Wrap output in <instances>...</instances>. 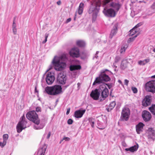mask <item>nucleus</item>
I'll use <instances>...</instances> for the list:
<instances>
[{"label": "nucleus", "instance_id": "obj_41", "mask_svg": "<svg viewBox=\"0 0 155 155\" xmlns=\"http://www.w3.org/2000/svg\"><path fill=\"white\" fill-rule=\"evenodd\" d=\"M131 88L134 93L135 94L137 93V90L136 87H132Z\"/></svg>", "mask_w": 155, "mask_h": 155}, {"label": "nucleus", "instance_id": "obj_14", "mask_svg": "<svg viewBox=\"0 0 155 155\" xmlns=\"http://www.w3.org/2000/svg\"><path fill=\"white\" fill-rule=\"evenodd\" d=\"M150 98V97L149 96H146L142 101V105L143 107H147L150 105L151 102Z\"/></svg>", "mask_w": 155, "mask_h": 155}, {"label": "nucleus", "instance_id": "obj_50", "mask_svg": "<svg viewBox=\"0 0 155 155\" xmlns=\"http://www.w3.org/2000/svg\"><path fill=\"white\" fill-rule=\"evenodd\" d=\"M152 9H155V3H154L151 7Z\"/></svg>", "mask_w": 155, "mask_h": 155}, {"label": "nucleus", "instance_id": "obj_49", "mask_svg": "<svg viewBox=\"0 0 155 155\" xmlns=\"http://www.w3.org/2000/svg\"><path fill=\"white\" fill-rule=\"evenodd\" d=\"M12 28H16V25L15 23L13 22Z\"/></svg>", "mask_w": 155, "mask_h": 155}, {"label": "nucleus", "instance_id": "obj_22", "mask_svg": "<svg viewBox=\"0 0 155 155\" xmlns=\"http://www.w3.org/2000/svg\"><path fill=\"white\" fill-rule=\"evenodd\" d=\"M115 105V101H112L110 103L108 107L106 108V110L108 112H110L114 108Z\"/></svg>", "mask_w": 155, "mask_h": 155}, {"label": "nucleus", "instance_id": "obj_32", "mask_svg": "<svg viewBox=\"0 0 155 155\" xmlns=\"http://www.w3.org/2000/svg\"><path fill=\"white\" fill-rule=\"evenodd\" d=\"M89 122L93 128L94 127L95 120L93 118L90 117L88 119Z\"/></svg>", "mask_w": 155, "mask_h": 155}, {"label": "nucleus", "instance_id": "obj_57", "mask_svg": "<svg viewBox=\"0 0 155 155\" xmlns=\"http://www.w3.org/2000/svg\"><path fill=\"white\" fill-rule=\"evenodd\" d=\"M61 2H60V1H59L58 2H57V4H58V5H60V4H61Z\"/></svg>", "mask_w": 155, "mask_h": 155}, {"label": "nucleus", "instance_id": "obj_18", "mask_svg": "<svg viewBox=\"0 0 155 155\" xmlns=\"http://www.w3.org/2000/svg\"><path fill=\"white\" fill-rule=\"evenodd\" d=\"M144 126V125L141 122L139 123L136 126V131L137 134H139L143 131V129Z\"/></svg>", "mask_w": 155, "mask_h": 155}, {"label": "nucleus", "instance_id": "obj_36", "mask_svg": "<svg viewBox=\"0 0 155 155\" xmlns=\"http://www.w3.org/2000/svg\"><path fill=\"white\" fill-rule=\"evenodd\" d=\"M127 45H125L123 47H122L120 50V53L121 54H122L124 53L126 49H127Z\"/></svg>", "mask_w": 155, "mask_h": 155}, {"label": "nucleus", "instance_id": "obj_28", "mask_svg": "<svg viewBox=\"0 0 155 155\" xmlns=\"http://www.w3.org/2000/svg\"><path fill=\"white\" fill-rule=\"evenodd\" d=\"M149 110L155 116V104H152L151 106L149 108Z\"/></svg>", "mask_w": 155, "mask_h": 155}, {"label": "nucleus", "instance_id": "obj_19", "mask_svg": "<svg viewBox=\"0 0 155 155\" xmlns=\"http://www.w3.org/2000/svg\"><path fill=\"white\" fill-rule=\"evenodd\" d=\"M117 24H115L113 26L109 36V38L110 39H111L113 36L117 33Z\"/></svg>", "mask_w": 155, "mask_h": 155}, {"label": "nucleus", "instance_id": "obj_11", "mask_svg": "<svg viewBox=\"0 0 155 155\" xmlns=\"http://www.w3.org/2000/svg\"><path fill=\"white\" fill-rule=\"evenodd\" d=\"M70 55L73 57L78 58L80 56L79 49L78 48H74L70 52Z\"/></svg>", "mask_w": 155, "mask_h": 155}, {"label": "nucleus", "instance_id": "obj_52", "mask_svg": "<svg viewBox=\"0 0 155 155\" xmlns=\"http://www.w3.org/2000/svg\"><path fill=\"white\" fill-rule=\"evenodd\" d=\"M51 132H49L47 137V139H48L49 138L51 135Z\"/></svg>", "mask_w": 155, "mask_h": 155}, {"label": "nucleus", "instance_id": "obj_26", "mask_svg": "<svg viewBox=\"0 0 155 155\" xmlns=\"http://www.w3.org/2000/svg\"><path fill=\"white\" fill-rule=\"evenodd\" d=\"M127 60H123L120 65L121 69L122 70H124L127 67Z\"/></svg>", "mask_w": 155, "mask_h": 155}, {"label": "nucleus", "instance_id": "obj_45", "mask_svg": "<svg viewBox=\"0 0 155 155\" xmlns=\"http://www.w3.org/2000/svg\"><path fill=\"white\" fill-rule=\"evenodd\" d=\"M63 140H65L66 141H68L70 140V138L68 137H64Z\"/></svg>", "mask_w": 155, "mask_h": 155}, {"label": "nucleus", "instance_id": "obj_62", "mask_svg": "<svg viewBox=\"0 0 155 155\" xmlns=\"http://www.w3.org/2000/svg\"><path fill=\"white\" fill-rule=\"evenodd\" d=\"M153 51L155 52V48L153 49Z\"/></svg>", "mask_w": 155, "mask_h": 155}, {"label": "nucleus", "instance_id": "obj_37", "mask_svg": "<svg viewBox=\"0 0 155 155\" xmlns=\"http://www.w3.org/2000/svg\"><path fill=\"white\" fill-rule=\"evenodd\" d=\"M45 40L44 41H43L42 43L43 44H45L47 41V38H48V33H46L45 34Z\"/></svg>", "mask_w": 155, "mask_h": 155}, {"label": "nucleus", "instance_id": "obj_6", "mask_svg": "<svg viewBox=\"0 0 155 155\" xmlns=\"http://www.w3.org/2000/svg\"><path fill=\"white\" fill-rule=\"evenodd\" d=\"M99 91L101 95L100 97V101H102L108 97L109 95V91L106 86L105 84H102L100 85Z\"/></svg>", "mask_w": 155, "mask_h": 155}, {"label": "nucleus", "instance_id": "obj_25", "mask_svg": "<svg viewBox=\"0 0 155 155\" xmlns=\"http://www.w3.org/2000/svg\"><path fill=\"white\" fill-rule=\"evenodd\" d=\"M121 114L129 117L130 115V111L129 109L127 107L124 108L122 111Z\"/></svg>", "mask_w": 155, "mask_h": 155}, {"label": "nucleus", "instance_id": "obj_16", "mask_svg": "<svg viewBox=\"0 0 155 155\" xmlns=\"http://www.w3.org/2000/svg\"><path fill=\"white\" fill-rule=\"evenodd\" d=\"M86 111L85 109H80L76 111L74 113V116L76 118L81 117Z\"/></svg>", "mask_w": 155, "mask_h": 155}, {"label": "nucleus", "instance_id": "obj_34", "mask_svg": "<svg viewBox=\"0 0 155 155\" xmlns=\"http://www.w3.org/2000/svg\"><path fill=\"white\" fill-rule=\"evenodd\" d=\"M137 35H136L134 36L133 37L129 38L127 40L128 43H130L131 42L133 41L135 39V38L137 37Z\"/></svg>", "mask_w": 155, "mask_h": 155}, {"label": "nucleus", "instance_id": "obj_30", "mask_svg": "<svg viewBox=\"0 0 155 155\" xmlns=\"http://www.w3.org/2000/svg\"><path fill=\"white\" fill-rule=\"evenodd\" d=\"M137 29L134 27L129 31L130 33L128 34L129 36H131L134 35L137 32Z\"/></svg>", "mask_w": 155, "mask_h": 155}, {"label": "nucleus", "instance_id": "obj_9", "mask_svg": "<svg viewBox=\"0 0 155 155\" xmlns=\"http://www.w3.org/2000/svg\"><path fill=\"white\" fill-rule=\"evenodd\" d=\"M54 73L53 72H48L46 75V81L48 85L51 84L55 80Z\"/></svg>", "mask_w": 155, "mask_h": 155}, {"label": "nucleus", "instance_id": "obj_48", "mask_svg": "<svg viewBox=\"0 0 155 155\" xmlns=\"http://www.w3.org/2000/svg\"><path fill=\"white\" fill-rule=\"evenodd\" d=\"M129 81L127 79H125L124 80V84L127 86L129 83Z\"/></svg>", "mask_w": 155, "mask_h": 155}, {"label": "nucleus", "instance_id": "obj_21", "mask_svg": "<svg viewBox=\"0 0 155 155\" xmlns=\"http://www.w3.org/2000/svg\"><path fill=\"white\" fill-rule=\"evenodd\" d=\"M138 147V144H137V145H134L129 148H127L125 149V150L126 151H129L131 152H134V151H136L137 150Z\"/></svg>", "mask_w": 155, "mask_h": 155}, {"label": "nucleus", "instance_id": "obj_20", "mask_svg": "<svg viewBox=\"0 0 155 155\" xmlns=\"http://www.w3.org/2000/svg\"><path fill=\"white\" fill-rule=\"evenodd\" d=\"M47 146L44 144L42 147L40 148L38 151V155H44Z\"/></svg>", "mask_w": 155, "mask_h": 155}, {"label": "nucleus", "instance_id": "obj_29", "mask_svg": "<svg viewBox=\"0 0 155 155\" xmlns=\"http://www.w3.org/2000/svg\"><path fill=\"white\" fill-rule=\"evenodd\" d=\"M76 44L77 45L80 47H83L85 45V42L82 40H78L77 41Z\"/></svg>", "mask_w": 155, "mask_h": 155}, {"label": "nucleus", "instance_id": "obj_23", "mask_svg": "<svg viewBox=\"0 0 155 155\" xmlns=\"http://www.w3.org/2000/svg\"><path fill=\"white\" fill-rule=\"evenodd\" d=\"M84 5V3L83 2H81L79 4L78 10V13L80 15H81L83 13Z\"/></svg>", "mask_w": 155, "mask_h": 155}, {"label": "nucleus", "instance_id": "obj_7", "mask_svg": "<svg viewBox=\"0 0 155 155\" xmlns=\"http://www.w3.org/2000/svg\"><path fill=\"white\" fill-rule=\"evenodd\" d=\"M145 87L147 91L155 93V80H151L147 82L145 84Z\"/></svg>", "mask_w": 155, "mask_h": 155}, {"label": "nucleus", "instance_id": "obj_8", "mask_svg": "<svg viewBox=\"0 0 155 155\" xmlns=\"http://www.w3.org/2000/svg\"><path fill=\"white\" fill-rule=\"evenodd\" d=\"M21 120L19 122L16 128L18 133H20L22 130L26 127L27 122L25 120V117L23 115L21 117Z\"/></svg>", "mask_w": 155, "mask_h": 155}, {"label": "nucleus", "instance_id": "obj_4", "mask_svg": "<svg viewBox=\"0 0 155 155\" xmlns=\"http://www.w3.org/2000/svg\"><path fill=\"white\" fill-rule=\"evenodd\" d=\"M109 71L107 69L103 70L101 71V73L99 77H97L94 82L93 85H94L96 84H100L103 81L107 82L110 80V78L107 74L106 71Z\"/></svg>", "mask_w": 155, "mask_h": 155}, {"label": "nucleus", "instance_id": "obj_43", "mask_svg": "<svg viewBox=\"0 0 155 155\" xmlns=\"http://www.w3.org/2000/svg\"><path fill=\"white\" fill-rule=\"evenodd\" d=\"M6 144L5 143V142H0V146H1L2 147H4Z\"/></svg>", "mask_w": 155, "mask_h": 155}, {"label": "nucleus", "instance_id": "obj_53", "mask_svg": "<svg viewBox=\"0 0 155 155\" xmlns=\"http://www.w3.org/2000/svg\"><path fill=\"white\" fill-rule=\"evenodd\" d=\"M71 20V19L70 18H68L66 21V22L67 23L69 22H70Z\"/></svg>", "mask_w": 155, "mask_h": 155}, {"label": "nucleus", "instance_id": "obj_64", "mask_svg": "<svg viewBox=\"0 0 155 155\" xmlns=\"http://www.w3.org/2000/svg\"><path fill=\"white\" fill-rule=\"evenodd\" d=\"M112 90H111V91L110 92V95H111V94L112 93Z\"/></svg>", "mask_w": 155, "mask_h": 155}, {"label": "nucleus", "instance_id": "obj_24", "mask_svg": "<svg viewBox=\"0 0 155 155\" xmlns=\"http://www.w3.org/2000/svg\"><path fill=\"white\" fill-rule=\"evenodd\" d=\"M81 68V67L79 65H72L70 66V69L71 71L79 70Z\"/></svg>", "mask_w": 155, "mask_h": 155}, {"label": "nucleus", "instance_id": "obj_56", "mask_svg": "<svg viewBox=\"0 0 155 155\" xmlns=\"http://www.w3.org/2000/svg\"><path fill=\"white\" fill-rule=\"evenodd\" d=\"M96 58V59L98 58V56H97V54H95L94 57L93 58Z\"/></svg>", "mask_w": 155, "mask_h": 155}, {"label": "nucleus", "instance_id": "obj_58", "mask_svg": "<svg viewBox=\"0 0 155 155\" xmlns=\"http://www.w3.org/2000/svg\"><path fill=\"white\" fill-rule=\"evenodd\" d=\"M16 18L15 17L14 18L13 21V22L15 23Z\"/></svg>", "mask_w": 155, "mask_h": 155}, {"label": "nucleus", "instance_id": "obj_15", "mask_svg": "<svg viewBox=\"0 0 155 155\" xmlns=\"http://www.w3.org/2000/svg\"><path fill=\"white\" fill-rule=\"evenodd\" d=\"M142 117L145 121H148L150 120L151 116V114L149 111L144 110L143 112Z\"/></svg>", "mask_w": 155, "mask_h": 155}, {"label": "nucleus", "instance_id": "obj_17", "mask_svg": "<svg viewBox=\"0 0 155 155\" xmlns=\"http://www.w3.org/2000/svg\"><path fill=\"white\" fill-rule=\"evenodd\" d=\"M110 6L114 8L116 12H117L120 9L121 5L118 3L112 2L110 4Z\"/></svg>", "mask_w": 155, "mask_h": 155}, {"label": "nucleus", "instance_id": "obj_35", "mask_svg": "<svg viewBox=\"0 0 155 155\" xmlns=\"http://www.w3.org/2000/svg\"><path fill=\"white\" fill-rule=\"evenodd\" d=\"M8 134H4L3 135V142H5V143L6 144V140H7V139L8 138Z\"/></svg>", "mask_w": 155, "mask_h": 155}, {"label": "nucleus", "instance_id": "obj_13", "mask_svg": "<svg viewBox=\"0 0 155 155\" xmlns=\"http://www.w3.org/2000/svg\"><path fill=\"white\" fill-rule=\"evenodd\" d=\"M100 93L97 89L92 90L90 94L91 97L94 100H97L100 97Z\"/></svg>", "mask_w": 155, "mask_h": 155}, {"label": "nucleus", "instance_id": "obj_31", "mask_svg": "<svg viewBox=\"0 0 155 155\" xmlns=\"http://www.w3.org/2000/svg\"><path fill=\"white\" fill-rule=\"evenodd\" d=\"M129 117L124 114H121L120 120L121 121H127L128 120Z\"/></svg>", "mask_w": 155, "mask_h": 155}, {"label": "nucleus", "instance_id": "obj_2", "mask_svg": "<svg viewBox=\"0 0 155 155\" xmlns=\"http://www.w3.org/2000/svg\"><path fill=\"white\" fill-rule=\"evenodd\" d=\"M26 117L29 120L32 121L35 124L34 126V128L35 129H42L45 125V119H42L40 121L37 114L34 110L28 112L26 114Z\"/></svg>", "mask_w": 155, "mask_h": 155}, {"label": "nucleus", "instance_id": "obj_51", "mask_svg": "<svg viewBox=\"0 0 155 155\" xmlns=\"http://www.w3.org/2000/svg\"><path fill=\"white\" fill-rule=\"evenodd\" d=\"M70 108H68L67 109V112L66 113V114L67 115H68L69 114L70 112Z\"/></svg>", "mask_w": 155, "mask_h": 155}, {"label": "nucleus", "instance_id": "obj_61", "mask_svg": "<svg viewBox=\"0 0 155 155\" xmlns=\"http://www.w3.org/2000/svg\"><path fill=\"white\" fill-rule=\"evenodd\" d=\"M50 66L51 67L49 68V70L51 69L52 67L51 65Z\"/></svg>", "mask_w": 155, "mask_h": 155}, {"label": "nucleus", "instance_id": "obj_55", "mask_svg": "<svg viewBox=\"0 0 155 155\" xmlns=\"http://www.w3.org/2000/svg\"><path fill=\"white\" fill-rule=\"evenodd\" d=\"M35 92L38 93V91L37 90V87H35Z\"/></svg>", "mask_w": 155, "mask_h": 155}, {"label": "nucleus", "instance_id": "obj_1", "mask_svg": "<svg viewBox=\"0 0 155 155\" xmlns=\"http://www.w3.org/2000/svg\"><path fill=\"white\" fill-rule=\"evenodd\" d=\"M68 60L66 55L63 54L60 57L55 56L51 63L56 71H61L66 68Z\"/></svg>", "mask_w": 155, "mask_h": 155}, {"label": "nucleus", "instance_id": "obj_54", "mask_svg": "<svg viewBox=\"0 0 155 155\" xmlns=\"http://www.w3.org/2000/svg\"><path fill=\"white\" fill-rule=\"evenodd\" d=\"M118 82L121 85H123V83H122V82L120 80H118Z\"/></svg>", "mask_w": 155, "mask_h": 155}, {"label": "nucleus", "instance_id": "obj_44", "mask_svg": "<svg viewBox=\"0 0 155 155\" xmlns=\"http://www.w3.org/2000/svg\"><path fill=\"white\" fill-rule=\"evenodd\" d=\"M106 84V86L107 85L108 87V88L109 89H110L112 87V84Z\"/></svg>", "mask_w": 155, "mask_h": 155}, {"label": "nucleus", "instance_id": "obj_46", "mask_svg": "<svg viewBox=\"0 0 155 155\" xmlns=\"http://www.w3.org/2000/svg\"><path fill=\"white\" fill-rule=\"evenodd\" d=\"M12 31L13 34L14 35L16 34L17 33V28H13Z\"/></svg>", "mask_w": 155, "mask_h": 155}, {"label": "nucleus", "instance_id": "obj_12", "mask_svg": "<svg viewBox=\"0 0 155 155\" xmlns=\"http://www.w3.org/2000/svg\"><path fill=\"white\" fill-rule=\"evenodd\" d=\"M67 78V77L65 75L62 73H60L58 74V75L57 80L60 84H64L66 83Z\"/></svg>", "mask_w": 155, "mask_h": 155}, {"label": "nucleus", "instance_id": "obj_42", "mask_svg": "<svg viewBox=\"0 0 155 155\" xmlns=\"http://www.w3.org/2000/svg\"><path fill=\"white\" fill-rule=\"evenodd\" d=\"M73 122V120L71 119H69L68 120V124H71Z\"/></svg>", "mask_w": 155, "mask_h": 155}, {"label": "nucleus", "instance_id": "obj_59", "mask_svg": "<svg viewBox=\"0 0 155 155\" xmlns=\"http://www.w3.org/2000/svg\"><path fill=\"white\" fill-rule=\"evenodd\" d=\"M76 14H75V16L74 17V20H75V18H76Z\"/></svg>", "mask_w": 155, "mask_h": 155}, {"label": "nucleus", "instance_id": "obj_63", "mask_svg": "<svg viewBox=\"0 0 155 155\" xmlns=\"http://www.w3.org/2000/svg\"><path fill=\"white\" fill-rule=\"evenodd\" d=\"M152 77L155 78V75L153 76Z\"/></svg>", "mask_w": 155, "mask_h": 155}, {"label": "nucleus", "instance_id": "obj_10", "mask_svg": "<svg viewBox=\"0 0 155 155\" xmlns=\"http://www.w3.org/2000/svg\"><path fill=\"white\" fill-rule=\"evenodd\" d=\"M103 12L105 16L107 17H114L116 14L115 10L111 8L108 9L104 8Z\"/></svg>", "mask_w": 155, "mask_h": 155}, {"label": "nucleus", "instance_id": "obj_40", "mask_svg": "<svg viewBox=\"0 0 155 155\" xmlns=\"http://www.w3.org/2000/svg\"><path fill=\"white\" fill-rule=\"evenodd\" d=\"M120 59V57L119 56H117L115 59V63L118 62Z\"/></svg>", "mask_w": 155, "mask_h": 155}, {"label": "nucleus", "instance_id": "obj_5", "mask_svg": "<svg viewBox=\"0 0 155 155\" xmlns=\"http://www.w3.org/2000/svg\"><path fill=\"white\" fill-rule=\"evenodd\" d=\"M62 87L59 85H55L51 87H47L45 88V91L48 94L56 95L62 92Z\"/></svg>", "mask_w": 155, "mask_h": 155}, {"label": "nucleus", "instance_id": "obj_38", "mask_svg": "<svg viewBox=\"0 0 155 155\" xmlns=\"http://www.w3.org/2000/svg\"><path fill=\"white\" fill-rule=\"evenodd\" d=\"M113 0H104L103 1V5L104 6L106 5L107 4L110 2V1Z\"/></svg>", "mask_w": 155, "mask_h": 155}, {"label": "nucleus", "instance_id": "obj_3", "mask_svg": "<svg viewBox=\"0 0 155 155\" xmlns=\"http://www.w3.org/2000/svg\"><path fill=\"white\" fill-rule=\"evenodd\" d=\"M101 6V3L99 2L94 1L92 2L88 10L89 14H93V21H95Z\"/></svg>", "mask_w": 155, "mask_h": 155}, {"label": "nucleus", "instance_id": "obj_33", "mask_svg": "<svg viewBox=\"0 0 155 155\" xmlns=\"http://www.w3.org/2000/svg\"><path fill=\"white\" fill-rule=\"evenodd\" d=\"M148 130L150 132V134H152L153 136H155V131L153 128H149Z\"/></svg>", "mask_w": 155, "mask_h": 155}, {"label": "nucleus", "instance_id": "obj_47", "mask_svg": "<svg viewBox=\"0 0 155 155\" xmlns=\"http://www.w3.org/2000/svg\"><path fill=\"white\" fill-rule=\"evenodd\" d=\"M36 110L37 112H40L41 111V108L40 107H37L36 108Z\"/></svg>", "mask_w": 155, "mask_h": 155}, {"label": "nucleus", "instance_id": "obj_60", "mask_svg": "<svg viewBox=\"0 0 155 155\" xmlns=\"http://www.w3.org/2000/svg\"><path fill=\"white\" fill-rule=\"evenodd\" d=\"M99 53V51H97L96 52V54H97L98 53Z\"/></svg>", "mask_w": 155, "mask_h": 155}, {"label": "nucleus", "instance_id": "obj_39", "mask_svg": "<svg viewBox=\"0 0 155 155\" xmlns=\"http://www.w3.org/2000/svg\"><path fill=\"white\" fill-rule=\"evenodd\" d=\"M143 22H140V23H139L138 24H137L136 25H135L134 28H135L136 29H137V28L141 26L142 25H143Z\"/></svg>", "mask_w": 155, "mask_h": 155}, {"label": "nucleus", "instance_id": "obj_27", "mask_svg": "<svg viewBox=\"0 0 155 155\" xmlns=\"http://www.w3.org/2000/svg\"><path fill=\"white\" fill-rule=\"evenodd\" d=\"M150 61L149 59H146L143 61L140 60L138 61V64L140 65H144L149 62Z\"/></svg>", "mask_w": 155, "mask_h": 155}]
</instances>
